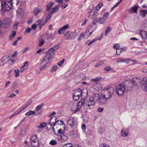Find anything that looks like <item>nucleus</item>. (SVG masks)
<instances>
[{
    "label": "nucleus",
    "instance_id": "nucleus-1",
    "mask_svg": "<svg viewBox=\"0 0 147 147\" xmlns=\"http://www.w3.org/2000/svg\"><path fill=\"white\" fill-rule=\"evenodd\" d=\"M96 102L100 104H103L106 103V100L102 97H101L100 95L98 93L93 94L90 97L89 100L88 101L86 105L88 107H90L93 105Z\"/></svg>",
    "mask_w": 147,
    "mask_h": 147
},
{
    "label": "nucleus",
    "instance_id": "nucleus-2",
    "mask_svg": "<svg viewBox=\"0 0 147 147\" xmlns=\"http://www.w3.org/2000/svg\"><path fill=\"white\" fill-rule=\"evenodd\" d=\"M114 92V89L112 87L105 88L101 91V96L106 100V102L107 100L112 97Z\"/></svg>",
    "mask_w": 147,
    "mask_h": 147
},
{
    "label": "nucleus",
    "instance_id": "nucleus-3",
    "mask_svg": "<svg viewBox=\"0 0 147 147\" xmlns=\"http://www.w3.org/2000/svg\"><path fill=\"white\" fill-rule=\"evenodd\" d=\"M12 6V3L8 1H3L1 2V9L3 11H9L11 9Z\"/></svg>",
    "mask_w": 147,
    "mask_h": 147
},
{
    "label": "nucleus",
    "instance_id": "nucleus-4",
    "mask_svg": "<svg viewBox=\"0 0 147 147\" xmlns=\"http://www.w3.org/2000/svg\"><path fill=\"white\" fill-rule=\"evenodd\" d=\"M125 90V87L123 85H118L116 87V93L119 96H122L124 93Z\"/></svg>",
    "mask_w": 147,
    "mask_h": 147
},
{
    "label": "nucleus",
    "instance_id": "nucleus-5",
    "mask_svg": "<svg viewBox=\"0 0 147 147\" xmlns=\"http://www.w3.org/2000/svg\"><path fill=\"white\" fill-rule=\"evenodd\" d=\"M140 87L144 91L147 92V78H144L141 80H140Z\"/></svg>",
    "mask_w": 147,
    "mask_h": 147
},
{
    "label": "nucleus",
    "instance_id": "nucleus-6",
    "mask_svg": "<svg viewBox=\"0 0 147 147\" xmlns=\"http://www.w3.org/2000/svg\"><path fill=\"white\" fill-rule=\"evenodd\" d=\"M130 61H131L133 62L132 64H134L135 62H136V60H132L130 59L121 58L117 59L116 62L117 63H129Z\"/></svg>",
    "mask_w": 147,
    "mask_h": 147
},
{
    "label": "nucleus",
    "instance_id": "nucleus-7",
    "mask_svg": "<svg viewBox=\"0 0 147 147\" xmlns=\"http://www.w3.org/2000/svg\"><path fill=\"white\" fill-rule=\"evenodd\" d=\"M85 96V97L88 96V94L87 93H84L82 92L80 89H78L74 91V96H81L82 97Z\"/></svg>",
    "mask_w": 147,
    "mask_h": 147
},
{
    "label": "nucleus",
    "instance_id": "nucleus-8",
    "mask_svg": "<svg viewBox=\"0 0 147 147\" xmlns=\"http://www.w3.org/2000/svg\"><path fill=\"white\" fill-rule=\"evenodd\" d=\"M75 121L74 117H70L67 120V124H69L73 129H74L75 128L74 126Z\"/></svg>",
    "mask_w": 147,
    "mask_h": 147
},
{
    "label": "nucleus",
    "instance_id": "nucleus-9",
    "mask_svg": "<svg viewBox=\"0 0 147 147\" xmlns=\"http://www.w3.org/2000/svg\"><path fill=\"white\" fill-rule=\"evenodd\" d=\"M65 36H66V38L67 40H72L75 39L76 36L73 32H70L69 33V32H67Z\"/></svg>",
    "mask_w": 147,
    "mask_h": 147
},
{
    "label": "nucleus",
    "instance_id": "nucleus-10",
    "mask_svg": "<svg viewBox=\"0 0 147 147\" xmlns=\"http://www.w3.org/2000/svg\"><path fill=\"white\" fill-rule=\"evenodd\" d=\"M91 34L88 30L84 32H82L80 35V37H83L84 39H87L88 38Z\"/></svg>",
    "mask_w": 147,
    "mask_h": 147
},
{
    "label": "nucleus",
    "instance_id": "nucleus-11",
    "mask_svg": "<svg viewBox=\"0 0 147 147\" xmlns=\"http://www.w3.org/2000/svg\"><path fill=\"white\" fill-rule=\"evenodd\" d=\"M55 51V49L53 48H51L48 51V53H47L46 55V58L47 60H49L50 58H51L53 53V52Z\"/></svg>",
    "mask_w": 147,
    "mask_h": 147
},
{
    "label": "nucleus",
    "instance_id": "nucleus-12",
    "mask_svg": "<svg viewBox=\"0 0 147 147\" xmlns=\"http://www.w3.org/2000/svg\"><path fill=\"white\" fill-rule=\"evenodd\" d=\"M96 27L97 26H94L92 24H91L87 28L88 30L90 33V34H91L96 29Z\"/></svg>",
    "mask_w": 147,
    "mask_h": 147
},
{
    "label": "nucleus",
    "instance_id": "nucleus-13",
    "mask_svg": "<svg viewBox=\"0 0 147 147\" xmlns=\"http://www.w3.org/2000/svg\"><path fill=\"white\" fill-rule=\"evenodd\" d=\"M139 7L140 6H139L137 5H136L131 9H129L128 12L130 13H137V12L138 9Z\"/></svg>",
    "mask_w": 147,
    "mask_h": 147
},
{
    "label": "nucleus",
    "instance_id": "nucleus-14",
    "mask_svg": "<svg viewBox=\"0 0 147 147\" xmlns=\"http://www.w3.org/2000/svg\"><path fill=\"white\" fill-rule=\"evenodd\" d=\"M59 138V140L62 142L66 141L67 139V136L66 134H63V132H62V134Z\"/></svg>",
    "mask_w": 147,
    "mask_h": 147
},
{
    "label": "nucleus",
    "instance_id": "nucleus-15",
    "mask_svg": "<svg viewBox=\"0 0 147 147\" xmlns=\"http://www.w3.org/2000/svg\"><path fill=\"white\" fill-rule=\"evenodd\" d=\"M69 24H67L63 26L62 28H61L58 30V33L59 34H61L62 32L64 33L65 32V30L69 28Z\"/></svg>",
    "mask_w": 147,
    "mask_h": 147
},
{
    "label": "nucleus",
    "instance_id": "nucleus-16",
    "mask_svg": "<svg viewBox=\"0 0 147 147\" xmlns=\"http://www.w3.org/2000/svg\"><path fill=\"white\" fill-rule=\"evenodd\" d=\"M43 20H40L37 21L35 22V24L36 25L39 26V28L40 29H41L42 27L46 24L45 22H43Z\"/></svg>",
    "mask_w": 147,
    "mask_h": 147
},
{
    "label": "nucleus",
    "instance_id": "nucleus-17",
    "mask_svg": "<svg viewBox=\"0 0 147 147\" xmlns=\"http://www.w3.org/2000/svg\"><path fill=\"white\" fill-rule=\"evenodd\" d=\"M44 104H42L37 106L36 108V111H37L38 114H40L42 113V108L44 106Z\"/></svg>",
    "mask_w": 147,
    "mask_h": 147
},
{
    "label": "nucleus",
    "instance_id": "nucleus-18",
    "mask_svg": "<svg viewBox=\"0 0 147 147\" xmlns=\"http://www.w3.org/2000/svg\"><path fill=\"white\" fill-rule=\"evenodd\" d=\"M139 33L142 38L144 39L147 38V32L144 30H141L139 31Z\"/></svg>",
    "mask_w": 147,
    "mask_h": 147
},
{
    "label": "nucleus",
    "instance_id": "nucleus-19",
    "mask_svg": "<svg viewBox=\"0 0 147 147\" xmlns=\"http://www.w3.org/2000/svg\"><path fill=\"white\" fill-rule=\"evenodd\" d=\"M94 21L95 22H97L100 24H103L104 23L105 20H104L102 18H97L94 20Z\"/></svg>",
    "mask_w": 147,
    "mask_h": 147
},
{
    "label": "nucleus",
    "instance_id": "nucleus-20",
    "mask_svg": "<svg viewBox=\"0 0 147 147\" xmlns=\"http://www.w3.org/2000/svg\"><path fill=\"white\" fill-rule=\"evenodd\" d=\"M140 14L143 18L145 17L146 15L147 14V10H140Z\"/></svg>",
    "mask_w": 147,
    "mask_h": 147
},
{
    "label": "nucleus",
    "instance_id": "nucleus-21",
    "mask_svg": "<svg viewBox=\"0 0 147 147\" xmlns=\"http://www.w3.org/2000/svg\"><path fill=\"white\" fill-rule=\"evenodd\" d=\"M28 61H26L24 65L20 68V71L21 72H22L24 70L27 69L28 66Z\"/></svg>",
    "mask_w": 147,
    "mask_h": 147
},
{
    "label": "nucleus",
    "instance_id": "nucleus-22",
    "mask_svg": "<svg viewBox=\"0 0 147 147\" xmlns=\"http://www.w3.org/2000/svg\"><path fill=\"white\" fill-rule=\"evenodd\" d=\"M59 11V8L57 6H55L53 8L52 10L50 11V13L53 15V13L58 12Z\"/></svg>",
    "mask_w": 147,
    "mask_h": 147
},
{
    "label": "nucleus",
    "instance_id": "nucleus-23",
    "mask_svg": "<svg viewBox=\"0 0 147 147\" xmlns=\"http://www.w3.org/2000/svg\"><path fill=\"white\" fill-rule=\"evenodd\" d=\"M105 61H102L98 62L97 63H96L95 64V67H96L100 66L103 65L104 64V62Z\"/></svg>",
    "mask_w": 147,
    "mask_h": 147
},
{
    "label": "nucleus",
    "instance_id": "nucleus-24",
    "mask_svg": "<svg viewBox=\"0 0 147 147\" xmlns=\"http://www.w3.org/2000/svg\"><path fill=\"white\" fill-rule=\"evenodd\" d=\"M127 131V130L125 129H122L121 131V135L123 137H126L128 135V132Z\"/></svg>",
    "mask_w": 147,
    "mask_h": 147
},
{
    "label": "nucleus",
    "instance_id": "nucleus-25",
    "mask_svg": "<svg viewBox=\"0 0 147 147\" xmlns=\"http://www.w3.org/2000/svg\"><path fill=\"white\" fill-rule=\"evenodd\" d=\"M138 78H134L131 80V83L133 86L137 85V81L138 80Z\"/></svg>",
    "mask_w": 147,
    "mask_h": 147
},
{
    "label": "nucleus",
    "instance_id": "nucleus-26",
    "mask_svg": "<svg viewBox=\"0 0 147 147\" xmlns=\"http://www.w3.org/2000/svg\"><path fill=\"white\" fill-rule=\"evenodd\" d=\"M113 48L114 49H115L117 50L116 54H117V55H119L120 53L119 54H117V50L118 49H119V44H115L113 46Z\"/></svg>",
    "mask_w": 147,
    "mask_h": 147
},
{
    "label": "nucleus",
    "instance_id": "nucleus-27",
    "mask_svg": "<svg viewBox=\"0 0 147 147\" xmlns=\"http://www.w3.org/2000/svg\"><path fill=\"white\" fill-rule=\"evenodd\" d=\"M57 119V117L56 116H53L51 119L50 122L49 123V124L51 125H53L54 123V121H52V120L56 121Z\"/></svg>",
    "mask_w": 147,
    "mask_h": 147
},
{
    "label": "nucleus",
    "instance_id": "nucleus-28",
    "mask_svg": "<svg viewBox=\"0 0 147 147\" xmlns=\"http://www.w3.org/2000/svg\"><path fill=\"white\" fill-rule=\"evenodd\" d=\"M42 12V11L38 8H35L34 10V13L35 15H37L39 13Z\"/></svg>",
    "mask_w": 147,
    "mask_h": 147
},
{
    "label": "nucleus",
    "instance_id": "nucleus-29",
    "mask_svg": "<svg viewBox=\"0 0 147 147\" xmlns=\"http://www.w3.org/2000/svg\"><path fill=\"white\" fill-rule=\"evenodd\" d=\"M84 101L80 100L78 103L77 104V106L79 107H81V108L82 106L84 105Z\"/></svg>",
    "mask_w": 147,
    "mask_h": 147
},
{
    "label": "nucleus",
    "instance_id": "nucleus-30",
    "mask_svg": "<svg viewBox=\"0 0 147 147\" xmlns=\"http://www.w3.org/2000/svg\"><path fill=\"white\" fill-rule=\"evenodd\" d=\"M36 111H29L26 113L25 115H26L29 116L34 114L35 113Z\"/></svg>",
    "mask_w": 147,
    "mask_h": 147
},
{
    "label": "nucleus",
    "instance_id": "nucleus-31",
    "mask_svg": "<svg viewBox=\"0 0 147 147\" xmlns=\"http://www.w3.org/2000/svg\"><path fill=\"white\" fill-rule=\"evenodd\" d=\"M52 15L51 14V13H49L48 16L47 17L46 19L44 21L46 23H47L51 18V17L52 16Z\"/></svg>",
    "mask_w": 147,
    "mask_h": 147
},
{
    "label": "nucleus",
    "instance_id": "nucleus-32",
    "mask_svg": "<svg viewBox=\"0 0 147 147\" xmlns=\"http://www.w3.org/2000/svg\"><path fill=\"white\" fill-rule=\"evenodd\" d=\"M16 32L15 31H13L12 32V33L11 34L9 37V39L10 40H12L13 38L15 36L16 34Z\"/></svg>",
    "mask_w": 147,
    "mask_h": 147
},
{
    "label": "nucleus",
    "instance_id": "nucleus-33",
    "mask_svg": "<svg viewBox=\"0 0 147 147\" xmlns=\"http://www.w3.org/2000/svg\"><path fill=\"white\" fill-rule=\"evenodd\" d=\"M53 5V3L51 2H50L49 4L47 5V11H49Z\"/></svg>",
    "mask_w": 147,
    "mask_h": 147
},
{
    "label": "nucleus",
    "instance_id": "nucleus-34",
    "mask_svg": "<svg viewBox=\"0 0 147 147\" xmlns=\"http://www.w3.org/2000/svg\"><path fill=\"white\" fill-rule=\"evenodd\" d=\"M109 12H105L103 15V16L102 17L104 20H106V19L108 18Z\"/></svg>",
    "mask_w": 147,
    "mask_h": 147
},
{
    "label": "nucleus",
    "instance_id": "nucleus-35",
    "mask_svg": "<svg viewBox=\"0 0 147 147\" xmlns=\"http://www.w3.org/2000/svg\"><path fill=\"white\" fill-rule=\"evenodd\" d=\"M27 107V106H26V107H25V108H24L23 109L21 110H20V111L18 113H16V112H15L14 113V114L12 116H10L9 118V119H11L12 117H13L14 116H15V115L18 114L19 113H20V112H21L22 110H24L25 108H26V107Z\"/></svg>",
    "mask_w": 147,
    "mask_h": 147
},
{
    "label": "nucleus",
    "instance_id": "nucleus-36",
    "mask_svg": "<svg viewBox=\"0 0 147 147\" xmlns=\"http://www.w3.org/2000/svg\"><path fill=\"white\" fill-rule=\"evenodd\" d=\"M38 138H37V136L36 135H34L33 136L31 137L30 138V141L35 140H38Z\"/></svg>",
    "mask_w": 147,
    "mask_h": 147
},
{
    "label": "nucleus",
    "instance_id": "nucleus-37",
    "mask_svg": "<svg viewBox=\"0 0 147 147\" xmlns=\"http://www.w3.org/2000/svg\"><path fill=\"white\" fill-rule=\"evenodd\" d=\"M81 108V107H79L77 106V107L75 110H72L73 111V114L76 113L77 112L79 111L80 110Z\"/></svg>",
    "mask_w": 147,
    "mask_h": 147
},
{
    "label": "nucleus",
    "instance_id": "nucleus-38",
    "mask_svg": "<svg viewBox=\"0 0 147 147\" xmlns=\"http://www.w3.org/2000/svg\"><path fill=\"white\" fill-rule=\"evenodd\" d=\"M40 125H38L37 126V127L38 128H43L45 127L46 125V123L45 122H43L42 123H40Z\"/></svg>",
    "mask_w": 147,
    "mask_h": 147
},
{
    "label": "nucleus",
    "instance_id": "nucleus-39",
    "mask_svg": "<svg viewBox=\"0 0 147 147\" xmlns=\"http://www.w3.org/2000/svg\"><path fill=\"white\" fill-rule=\"evenodd\" d=\"M63 147H73L72 144L71 143H67L64 144Z\"/></svg>",
    "mask_w": 147,
    "mask_h": 147
},
{
    "label": "nucleus",
    "instance_id": "nucleus-40",
    "mask_svg": "<svg viewBox=\"0 0 147 147\" xmlns=\"http://www.w3.org/2000/svg\"><path fill=\"white\" fill-rule=\"evenodd\" d=\"M44 43V40L42 39H40L39 40L38 45L40 47Z\"/></svg>",
    "mask_w": 147,
    "mask_h": 147
},
{
    "label": "nucleus",
    "instance_id": "nucleus-41",
    "mask_svg": "<svg viewBox=\"0 0 147 147\" xmlns=\"http://www.w3.org/2000/svg\"><path fill=\"white\" fill-rule=\"evenodd\" d=\"M102 79L101 77H98L94 79H92L91 80L94 82H98Z\"/></svg>",
    "mask_w": 147,
    "mask_h": 147
},
{
    "label": "nucleus",
    "instance_id": "nucleus-42",
    "mask_svg": "<svg viewBox=\"0 0 147 147\" xmlns=\"http://www.w3.org/2000/svg\"><path fill=\"white\" fill-rule=\"evenodd\" d=\"M14 72L15 73V77H17L19 76V72L20 71L18 69H16L14 70Z\"/></svg>",
    "mask_w": 147,
    "mask_h": 147
},
{
    "label": "nucleus",
    "instance_id": "nucleus-43",
    "mask_svg": "<svg viewBox=\"0 0 147 147\" xmlns=\"http://www.w3.org/2000/svg\"><path fill=\"white\" fill-rule=\"evenodd\" d=\"M31 30V29L30 28L27 27L25 31L24 32V34H26L27 33H30Z\"/></svg>",
    "mask_w": 147,
    "mask_h": 147
},
{
    "label": "nucleus",
    "instance_id": "nucleus-44",
    "mask_svg": "<svg viewBox=\"0 0 147 147\" xmlns=\"http://www.w3.org/2000/svg\"><path fill=\"white\" fill-rule=\"evenodd\" d=\"M57 141L55 140H51L49 144L52 145H54L57 144Z\"/></svg>",
    "mask_w": 147,
    "mask_h": 147
},
{
    "label": "nucleus",
    "instance_id": "nucleus-45",
    "mask_svg": "<svg viewBox=\"0 0 147 147\" xmlns=\"http://www.w3.org/2000/svg\"><path fill=\"white\" fill-rule=\"evenodd\" d=\"M111 28L110 27H108L106 30L105 35H107L108 34V33L111 31Z\"/></svg>",
    "mask_w": 147,
    "mask_h": 147
},
{
    "label": "nucleus",
    "instance_id": "nucleus-46",
    "mask_svg": "<svg viewBox=\"0 0 147 147\" xmlns=\"http://www.w3.org/2000/svg\"><path fill=\"white\" fill-rule=\"evenodd\" d=\"M102 4L101 3H99L98 4V5H97L96 7V9L97 10H99L100 8L102 7Z\"/></svg>",
    "mask_w": 147,
    "mask_h": 147
},
{
    "label": "nucleus",
    "instance_id": "nucleus-47",
    "mask_svg": "<svg viewBox=\"0 0 147 147\" xmlns=\"http://www.w3.org/2000/svg\"><path fill=\"white\" fill-rule=\"evenodd\" d=\"M47 64H48V63H47L46 64H45L43 66H42L41 67L40 69V70L42 71V70H43L44 69H45L47 66Z\"/></svg>",
    "mask_w": 147,
    "mask_h": 147
},
{
    "label": "nucleus",
    "instance_id": "nucleus-48",
    "mask_svg": "<svg viewBox=\"0 0 147 147\" xmlns=\"http://www.w3.org/2000/svg\"><path fill=\"white\" fill-rule=\"evenodd\" d=\"M80 97V96H74L73 95V98L74 100H78Z\"/></svg>",
    "mask_w": 147,
    "mask_h": 147
},
{
    "label": "nucleus",
    "instance_id": "nucleus-49",
    "mask_svg": "<svg viewBox=\"0 0 147 147\" xmlns=\"http://www.w3.org/2000/svg\"><path fill=\"white\" fill-rule=\"evenodd\" d=\"M111 68L109 66H107L104 68V70L106 71H109L111 70Z\"/></svg>",
    "mask_w": 147,
    "mask_h": 147
},
{
    "label": "nucleus",
    "instance_id": "nucleus-50",
    "mask_svg": "<svg viewBox=\"0 0 147 147\" xmlns=\"http://www.w3.org/2000/svg\"><path fill=\"white\" fill-rule=\"evenodd\" d=\"M57 65H55L53 66L52 68L51 69V72H54L57 69Z\"/></svg>",
    "mask_w": 147,
    "mask_h": 147
},
{
    "label": "nucleus",
    "instance_id": "nucleus-51",
    "mask_svg": "<svg viewBox=\"0 0 147 147\" xmlns=\"http://www.w3.org/2000/svg\"><path fill=\"white\" fill-rule=\"evenodd\" d=\"M97 40V39L96 38H95L93 39L90 42H88L87 43V44L88 46L90 45L91 44H92L95 41H96Z\"/></svg>",
    "mask_w": 147,
    "mask_h": 147
},
{
    "label": "nucleus",
    "instance_id": "nucleus-52",
    "mask_svg": "<svg viewBox=\"0 0 147 147\" xmlns=\"http://www.w3.org/2000/svg\"><path fill=\"white\" fill-rule=\"evenodd\" d=\"M59 122H60V123L61 125H62L63 123V121H62L61 120H58L54 124L53 126H55V125L57 124V123H58V124H59Z\"/></svg>",
    "mask_w": 147,
    "mask_h": 147
},
{
    "label": "nucleus",
    "instance_id": "nucleus-53",
    "mask_svg": "<svg viewBox=\"0 0 147 147\" xmlns=\"http://www.w3.org/2000/svg\"><path fill=\"white\" fill-rule=\"evenodd\" d=\"M99 147H110L106 144H100Z\"/></svg>",
    "mask_w": 147,
    "mask_h": 147
},
{
    "label": "nucleus",
    "instance_id": "nucleus-54",
    "mask_svg": "<svg viewBox=\"0 0 147 147\" xmlns=\"http://www.w3.org/2000/svg\"><path fill=\"white\" fill-rule=\"evenodd\" d=\"M143 26L145 28L147 27V21L146 20H144L142 23Z\"/></svg>",
    "mask_w": 147,
    "mask_h": 147
},
{
    "label": "nucleus",
    "instance_id": "nucleus-55",
    "mask_svg": "<svg viewBox=\"0 0 147 147\" xmlns=\"http://www.w3.org/2000/svg\"><path fill=\"white\" fill-rule=\"evenodd\" d=\"M64 61L65 59H63L61 61H60L58 63V65L59 66H61L62 64L64 62Z\"/></svg>",
    "mask_w": 147,
    "mask_h": 147
},
{
    "label": "nucleus",
    "instance_id": "nucleus-56",
    "mask_svg": "<svg viewBox=\"0 0 147 147\" xmlns=\"http://www.w3.org/2000/svg\"><path fill=\"white\" fill-rule=\"evenodd\" d=\"M60 46V44H58L54 46L53 47L54 49H55V51Z\"/></svg>",
    "mask_w": 147,
    "mask_h": 147
},
{
    "label": "nucleus",
    "instance_id": "nucleus-57",
    "mask_svg": "<svg viewBox=\"0 0 147 147\" xmlns=\"http://www.w3.org/2000/svg\"><path fill=\"white\" fill-rule=\"evenodd\" d=\"M37 25H36V24L35 23V24H33L32 26H31V28L32 29L34 30L36 28H37Z\"/></svg>",
    "mask_w": 147,
    "mask_h": 147
},
{
    "label": "nucleus",
    "instance_id": "nucleus-58",
    "mask_svg": "<svg viewBox=\"0 0 147 147\" xmlns=\"http://www.w3.org/2000/svg\"><path fill=\"white\" fill-rule=\"evenodd\" d=\"M97 110H98V111L99 112L101 113V112H102L104 110V109L103 108H101V107H99L98 109Z\"/></svg>",
    "mask_w": 147,
    "mask_h": 147
},
{
    "label": "nucleus",
    "instance_id": "nucleus-59",
    "mask_svg": "<svg viewBox=\"0 0 147 147\" xmlns=\"http://www.w3.org/2000/svg\"><path fill=\"white\" fill-rule=\"evenodd\" d=\"M14 72V70L12 69L9 71V76H11L12 75V73Z\"/></svg>",
    "mask_w": 147,
    "mask_h": 147
},
{
    "label": "nucleus",
    "instance_id": "nucleus-60",
    "mask_svg": "<svg viewBox=\"0 0 147 147\" xmlns=\"http://www.w3.org/2000/svg\"><path fill=\"white\" fill-rule=\"evenodd\" d=\"M7 59V58H6L5 57H3L1 60L3 61V62L4 63V64L6 63V60Z\"/></svg>",
    "mask_w": 147,
    "mask_h": 147
},
{
    "label": "nucleus",
    "instance_id": "nucleus-61",
    "mask_svg": "<svg viewBox=\"0 0 147 147\" xmlns=\"http://www.w3.org/2000/svg\"><path fill=\"white\" fill-rule=\"evenodd\" d=\"M52 132L53 134H54L55 135L57 136L58 135V134H57V133H56V132L55 131V128H54V127H53V128H52Z\"/></svg>",
    "mask_w": 147,
    "mask_h": 147
},
{
    "label": "nucleus",
    "instance_id": "nucleus-62",
    "mask_svg": "<svg viewBox=\"0 0 147 147\" xmlns=\"http://www.w3.org/2000/svg\"><path fill=\"white\" fill-rule=\"evenodd\" d=\"M62 132H63L64 133V131H63L61 129H60L58 130L57 133L61 134H62Z\"/></svg>",
    "mask_w": 147,
    "mask_h": 147
},
{
    "label": "nucleus",
    "instance_id": "nucleus-63",
    "mask_svg": "<svg viewBox=\"0 0 147 147\" xmlns=\"http://www.w3.org/2000/svg\"><path fill=\"white\" fill-rule=\"evenodd\" d=\"M68 6V4H67L65 3L63 4V5L62 6V7L63 9H65Z\"/></svg>",
    "mask_w": 147,
    "mask_h": 147
},
{
    "label": "nucleus",
    "instance_id": "nucleus-64",
    "mask_svg": "<svg viewBox=\"0 0 147 147\" xmlns=\"http://www.w3.org/2000/svg\"><path fill=\"white\" fill-rule=\"evenodd\" d=\"M16 96V95L14 93H12L9 96V97L12 98L13 97H15Z\"/></svg>",
    "mask_w": 147,
    "mask_h": 147
}]
</instances>
